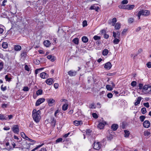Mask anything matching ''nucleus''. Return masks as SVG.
Here are the masks:
<instances>
[{
  "mask_svg": "<svg viewBox=\"0 0 151 151\" xmlns=\"http://www.w3.org/2000/svg\"><path fill=\"white\" fill-rule=\"evenodd\" d=\"M40 111L38 110L37 111L35 109H34L32 112V116L34 120L36 122H39L40 119Z\"/></svg>",
  "mask_w": 151,
  "mask_h": 151,
  "instance_id": "f257e3e1",
  "label": "nucleus"
},
{
  "mask_svg": "<svg viewBox=\"0 0 151 151\" xmlns=\"http://www.w3.org/2000/svg\"><path fill=\"white\" fill-rule=\"evenodd\" d=\"M142 92L145 94L151 93V86L146 85L143 87Z\"/></svg>",
  "mask_w": 151,
  "mask_h": 151,
  "instance_id": "f03ea898",
  "label": "nucleus"
},
{
  "mask_svg": "<svg viewBox=\"0 0 151 151\" xmlns=\"http://www.w3.org/2000/svg\"><path fill=\"white\" fill-rule=\"evenodd\" d=\"M150 13V12L147 10H141L138 12L137 16L138 17V19H140L141 15L148 16Z\"/></svg>",
  "mask_w": 151,
  "mask_h": 151,
  "instance_id": "7ed1b4c3",
  "label": "nucleus"
},
{
  "mask_svg": "<svg viewBox=\"0 0 151 151\" xmlns=\"http://www.w3.org/2000/svg\"><path fill=\"white\" fill-rule=\"evenodd\" d=\"M101 147V145L100 144L99 142H94L93 148L96 150H99Z\"/></svg>",
  "mask_w": 151,
  "mask_h": 151,
  "instance_id": "20e7f679",
  "label": "nucleus"
},
{
  "mask_svg": "<svg viewBox=\"0 0 151 151\" xmlns=\"http://www.w3.org/2000/svg\"><path fill=\"white\" fill-rule=\"evenodd\" d=\"M45 100V99L44 98H41L37 100L35 103L36 106H38L40 104L43 102Z\"/></svg>",
  "mask_w": 151,
  "mask_h": 151,
  "instance_id": "39448f33",
  "label": "nucleus"
},
{
  "mask_svg": "<svg viewBox=\"0 0 151 151\" xmlns=\"http://www.w3.org/2000/svg\"><path fill=\"white\" fill-rule=\"evenodd\" d=\"M112 65L110 62H108L105 64L104 66V68L106 70H109L112 67Z\"/></svg>",
  "mask_w": 151,
  "mask_h": 151,
  "instance_id": "423d86ee",
  "label": "nucleus"
},
{
  "mask_svg": "<svg viewBox=\"0 0 151 151\" xmlns=\"http://www.w3.org/2000/svg\"><path fill=\"white\" fill-rule=\"evenodd\" d=\"M12 130L14 133H18L19 132L18 126L16 125H14Z\"/></svg>",
  "mask_w": 151,
  "mask_h": 151,
  "instance_id": "0eeeda50",
  "label": "nucleus"
},
{
  "mask_svg": "<svg viewBox=\"0 0 151 151\" xmlns=\"http://www.w3.org/2000/svg\"><path fill=\"white\" fill-rule=\"evenodd\" d=\"M47 101L49 106H52V104H54L55 103V101L52 99H47Z\"/></svg>",
  "mask_w": 151,
  "mask_h": 151,
  "instance_id": "6e6552de",
  "label": "nucleus"
},
{
  "mask_svg": "<svg viewBox=\"0 0 151 151\" xmlns=\"http://www.w3.org/2000/svg\"><path fill=\"white\" fill-rule=\"evenodd\" d=\"M143 126L146 128L149 127L150 126V123L149 121L148 120L145 121L143 124Z\"/></svg>",
  "mask_w": 151,
  "mask_h": 151,
  "instance_id": "1a4fd4ad",
  "label": "nucleus"
},
{
  "mask_svg": "<svg viewBox=\"0 0 151 151\" xmlns=\"http://www.w3.org/2000/svg\"><path fill=\"white\" fill-rule=\"evenodd\" d=\"M45 82L47 84L51 85L54 83V81L52 78H50L47 79Z\"/></svg>",
  "mask_w": 151,
  "mask_h": 151,
  "instance_id": "9d476101",
  "label": "nucleus"
},
{
  "mask_svg": "<svg viewBox=\"0 0 151 151\" xmlns=\"http://www.w3.org/2000/svg\"><path fill=\"white\" fill-rule=\"evenodd\" d=\"M7 115L5 114H0V119L1 120H7Z\"/></svg>",
  "mask_w": 151,
  "mask_h": 151,
  "instance_id": "9b49d317",
  "label": "nucleus"
},
{
  "mask_svg": "<svg viewBox=\"0 0 151 151\" xmlns=\"http://www.w3.org/2000/svg\"><path fill=\"white\" fill-rule=\"evenodd\" d=\"M106 122H104L103 123H100L98 125V127L100 129H102L103 128L105 124H106Z\"/></svg>",
  "mask_w": 151,
  "mask_h": 151,
  "instance_id": "f8f14e48",
  "label": "nucleus"
},
{
  "mask_svg": "<svg viewBox=\"0 0 151 151\" xmlns=\"http://www.w3.org/2000/svg\"><path fill=\"white\" fill-rule=\"evenodd\" d=\"M47 58L52 62L54 61L55 60V57L53 56L49 55L47 56Z\"/></svg>",
  "mask_w": 151,
  "mask_h": 151,
  "instance_id": "ddd939ff",
  "label": "nucleus"
},
{
  "mask_svg": "<svg viewBox=\"0 0 151 151\" xmlns=\"http://www.w3.org/2000/svg\"><path fill=\"white\" fill-rule=\"evenodd\" d=\"M116 22V18H114L113 19H112V20L111 21H109V23L110 24H111L112 26H114Z\"/></svg>",
  "mask_w": 151,
  "mask_h": 151,
  "instance_id": "4468645a",
  "label": "nucleus"
},
{
  "mask_svg": "<svg viewBox=\"0 0 151 151\" xmlns=\"http://www.w3.org/2000/svg\"><path fill=\"white\" fill-rule=\"evenodd\" d=\"M73 124L76 126L81 125L83 124L82 122L81 121L76 120L73 122Z\"/></svg>",
  "mask_w": 151,
  "mask_h": 151,
  "instance_id": "2eb2a0df",
  "label": "nucleus"
},
{
  "mask_svg": "<svg viewBox=\"0 0 151 151\" xmlns=\"http://www.w3.org/2000/svg\"><path fill=\"white\" fill-rule=\"evenodd\" d=\"M76 73L75 71L70 70L68 72V74L70 76H73L76 75Z\"/></svg>",
  "mask_w": 151,
  "mask_h": 151,
  "instance_id": "dca6fc26",
  "label": "nucleus"
},
{
  "mask_svg": "<svg viewBox=\"0 0 151 151\" xmlns=\"http://www.w3.org/2000/svg\"><path fill=\"white\" fill-rule=\"evenodd\" d=\"M141 99L142 98L141 97H139L137 98V100H136V101L134 103V105L135 106H137L140 104V102L141 100Z\"/></svg>",
  "mask_w": 151,
  "mask_h": 151,
  "instance_id": "f3484780",
  "label": "nucleus"
},
{
  "mask_svg": "<svg viewBox=\"0 0 151 151\" xmlns=\"http://www.w3.org/2000/svg\"><path fill=\"white\" fill-rule=\"evenodd\" d=\"M118 127V125L117 124H113L111 126V128L114 131H116Z\"/></svg>",
  "mask_w": 151,
  "mask_h": 151,
  "instance_id": "a211bd4d",
  "label": "nucleus"
},
{
  "mask_svg": "<svg viewBox=\"0 0 151 151\" xmlns=\"http://www.w3.org/2000/svg\"><path fill=\"white\" fill-rule=\"evenodd\" d=\"M21 48V47L19 45H16L14 46V49L16 51H20Z\"/></svg>",
  "mask_w": 151,
  "mask_h": 151,
  "instance_id": "6ab92c4d",
  "label": "nucleus"
},
{
  "mask_svg": "<svg viewBox=\"0 0 151 151\" xmlns=\"http://www.w3.org/2000/svg\"><path fill=\"white\" fill-rule=\"evenodd\" d=\"M127 9L128 10H131L133 9L135 7L134 5H127Z\"/></svg>",
  "mask_w": 151,
  "mask_h": 151,
  "instance_id": "aec40b11",
  "label": "nucleus"
},
{
  "mask_svg": "<svg viewBox=\"0 0 151 151\" xmlns=\"http://www.w3.org/2000/svg\"><path fill=\"white\" fill-rule=\"evenodd\" d=\"M50 121L52 124V126L54 127L55 125L56 120L54 117H52L50 119Z\"/></svg>",
  "mask_w": 151,
  "mask_h": 151,
  "instance_id": "412c9836",
  "label": "nucleus"
},
{
  "mask_svg": "<svg viewBox=\"0 0 151 151\" xmlns=\"http://www.w3.org/2000/svg\"><path fill=\"white\" fill-rule=\"evenodd\" d=\"M40 77L42 78H45L47 77V75L45 72L41 73L40 74Z\"/></svg>",
  "mask_w": 151,
  "mask_h": 151,
  "instance_id": "4be33fe9",
  "label": "nucleus"
},
{
  "mask_svg": "<svg viewBox=\"0 0 151 151\" xmlns=\"http://www.w3.org/2000/svg\"><path fill=\"white\" fill-rule=\"evenodd\" d=\"M114 26L115 29H119L120 28L121 24L117 22Z\"/></svg>",
  "mask_w": 151,
  "mask_h": 151,
  "instance_id": "5701e85b",
  "label": "nucleus"
},
{
  "mask_svg": "<svg viewBox=\"0 0 151 151\" xmlns=\"http://www.w3.org/2000/svg\"><path fill=\"white\" fill-rule=\"evenodd\" d=\"M82 40L84 43H86L88 41V38L86 36H83L82 38Z\"/></svg>",
  "mask_w": 151,
  "mask_h": 151,
  "instance_id": "b1692460",
  "label": "nucleus"
},
{
  "mask_svg": "<svg viewBox=\"0 0 151 151\" xmlns=\"http://www.w3.org/2000/svg\"><path fill=\"white\" fill-rule=\"evenodd\" d=\"M68 105L67 104H65L63 105L62 106V110L63 111H65L67 110L68 108Z\"/></svg>",
  "mask_w": 151,
  "mask_h": 151,
  "instance_id": "393cba45",
  "label": "nucleus"
},
{
  "mask_svg": "<svg viewBox=\"0 0 151 151\" xmlns=\"http://www.w3.org/2000/svg\"><path fill=\"white\" fill-rule=\"evenodd\" d=\"M114 40L113 41V43L114 44H118L119 41H120V40L119 39L117 38H114Z\"/></svg>",
  "mask_w": 151,
  "mask_h": 151,
  "instance_id": "a878e982",
  "label": "nucleus"
},
{
  "mask_svg": "<svg viewBox=\"0 0 151 151\" xmlns=\"http://www.w3.org/2000/svg\"><path fill=\"white\" fill-rule=\"evenodd\" d=\"M124 132L125 133L124 134V137H128L129 135V131H127V130H125L124 131Z\"/></svg>",
  "mask_w": 151,
  "mask_h": 151,
  "instance_id": "bb28decb",
  "label": "nucleus"
},
{
  "mask_svg": "<svg viewBox=\"0 0 151 151\" xmlns=\"http://www.w3.org/2000/svg\"><path fill=\"white\" fill-rule=\"evenodd\" d=\"M73 42L75 44L78 45L79 43L78 39L77 38H74L73 40Z\"/></svg>",
  "mask_w": 151,
  "mask_h": 151,
  "instance_id": "cd10ccee",
  "label": "nucleus"
},
{
  "mask_svg": "<svg viewBox=\"0 0 151 151\" xmlns=\"http://www.w3.org/2000/svg\"><path fill=\"white\" fill-rule=\"evenodd\" d=\"M44 44L45 46L47 47L49 46L50 43L49 41L46 40V41H44Z\"/></svg>",
  "mask_w": 151,
  "mask_h": 151,
  "instance_id": "c85d7f7f",
  "label": "nucleus"
},
{
  "mask_svg": "<svg viewBox=\"0 0 151 151\" xmlns=\"http://www.w3.org/2000/svg\"><path fill=\"white\" fill-rule=\"evenodd\" d=\"M106 89L109 91H112L113 89V88L111 86L109 85H107L106 86Z\"/></svg>",
  "mask_w": 151,
  "mask_h": 151,
  "instance_id": "c756f323",
  "label": "nucleus"
},
{
  "mask_svg": "<svg viewBox=\"0 0 151 151\" xmlns=\"http://www.w3.org/2000/svg\"><path fill=\"white\" fill-rule=\"evenodd\" d=\"M2 47L4 48H6L8 47V44L6 42H3L2 44Z\"/></svg>",
  "mask_w": 151,
  "mask_h": 151,
  "instance_id": "7c9ffc66",
  "label": "nucleus"
},
{
  "mask_svg": "<svg viewBox=\"0 0 151 151\" xmlns=\"http://www.w3.org/2000/svg\"><path fill=\"white\" fill-rule=\"evenodd\" d=\"M127 5H125L123 4H121L119 6V8L121 9H127Z\"/></svg>",
  "mask_w": 151,
  "mask_h": 151,
  "instance_id": "2f4dec72",
  "label": "nucleus"
},
{
  "mask_svg": "<svg viewBox=\"0 0 151 151\" xmlns=\"http://www.w3.org/2000/svg\"><path fill=\"white\" fill-rule=\"evenodd\" d=\"M108 53V50L106 49H104L102 52V54L104 55H106Z\"/></svg>",
  "mask_w": 151,
  "mask_h": 151,
  "instance_id": "473e14b6",
  "label": "nucleus"
},
{
  "mask_svg": "<svg viewBox=\"0 0 151 151\" xmlns=\"http://www.w3.org/2000/svg\"><path fill=\"white\" fill-rule=\"evenodd\" d=\"M44 143L42 144L41 145H38V146L36 147H35V148L33 149L32 150V151H35V150H37L38 148H40L41 147H42L43 145H44Z\"/></svg>",
  "mask_w": 151,
  "mask_h": 151,
  "instance_id": "72a5a7b5",
  "label": "nucleus"
},
{
  "mask_svg": "<svg viewBox=\"0 0 151 151\" xmlns=\"http://www.w3.org/2000/svg\"><path fill=\"white\" fill-rule=\"evenodd\" d=\"M5 79L6 80V81H11L12 78L10 77H9L8 75H6L5 76Z\"/></svg>",
  "mask_w": 151,
  "mask_h": 151,
  "instance_id": "f704fd0d",
  "label": "nucleus"
},
{
  "mask_svg": "<svg viewBox=\"0 0 151 151\" xmlns=\"http://www.w3.org/2000/svg\"><path fill=\"white\" fill-rule=\"evenodd\" d=\"M146 109L145 107L142 108L141 109V112L143 114H145L146 112Z\"/></svg>",
  "mask_w": 151,
  "mask_h": 151,
  "instance_id": "c9c22d12",
  "label": "nucleus"
},
{
  "mask_svg": "<svg viewBox=\"0 0 151 151\" xmlns=\"http://www.w3.org/2000/svg\"><path fill=\"white\" fill-rule=\"evenodd\" d=\"M145 118V116H141L139 117V119L140 121L142 122H143Z\"/></svg>",
  "mask_w": 151,
  "mask_h": 151,
  "instance_id": "e433bc0d",
  "label": "nucleus"
},
{
  "mask_svg": "<svg viewBox=\"0 0 151 151\" xmlns=\"http://www.w3.org/2000/svg\"><path fill=\"white\" fill-rule=\"evenodd\" d=\"M1 89L3 91H4L6 89V86L3 87V85H2L1 86Z\"/></svg>",
  "mask_w": 151,
  "mask_h": 151,
  "instance_id": "4c0bfd02",
  "label": "nucleus"
},
{
  "mask_svg": "<svg viewBox=\"0 0 151 151\" xmlns=\"http://www.w3.org/2000/svg\"><path fill=\"white\" fill-rule=\"evenodd\" d=\"M4 64V63L3 62H0V71L3 69Z\"/></svg>",
  "mask_w": 151,
  "mask_h": 151,
  "instance_id": "58836bf2",
  "label": "nucleus"
},
{
  "mask_svg": "<svg viewBox=\"0 0 151 151\" xmlns=\"http://www.w3.org/2000/svg\"><path fill=\"white\" fill-rule=\"evenodd\" d=\"M42 93V91L40 89L38 90L37 92V94L38 95H41Z\"/></svg>",
  "mask_w": 151,
  "mask_h": 151,
  "instance_id": "ea45409f",
  "label": "nucleus"
},
{
  "mask_svg": "<svg viewBox=\"0 0 151 151\" xmlns=\"http://www.w3.org/2000/svg\"><path fill=\"white\" fill-rule=\"evenodd\" d=\"M29 88L27 86H24L23 89V90L24 91H28L29 90Z\"/></svg>",
  "mask_w": 151,
  "mask_h": 151,
  "instance_id": "a19ab883",
  "label": "nucleus"
},
{
  "mask_svg": "<svg viewBox=\"0 0 151 151\" xmlns=\"http://www.w3.org/2000/svg\"><path fill=\"white\" fill-rule=\"evenodd\" d=\"M150 134V132L148 131H145L144 132V134L145 136H148Z\"/></svg>",
  "mask_w": 151,
  "mask_h": 151,
  "instance_id": "79ce46f5",
  "label": "nucleus"
},
{
  "mask_svg": "<svg viewBox=\"0 0 151 151\" xmlns=\"http://www.w3.org/2000/svg\"><path fill=\"white\" fill-rule=\"evenodd\" d=\"M94 40H99L100 39V37L97 35L94 36L93 37Z\"/></svg>",
  "mask_w": 151,
  "mask_h": 151,
  "instance_id": "37998d69",
  "label": "nucleus"
},
{
  "mask_svg": "<svg viewBox=\"0 0 151 151\" xmlns=\"http://www.w3.org/2000/svg\"><path fill=\"white\" fill-rule=\"evenodd\" d=\"M92 115L93 117L95 119H97L98 118V116L96 113H92Z\"/></svg>",
  "mask_w": 151,
  "mask_h": 151,
  "instance_id": "c03bdc74",
  "label": "nucleus"
},
{
  "mask_svg": "<svg viewBox=\"0 0 151 151\" xmlns=\"http://www.w3.org/2000/svg\"><path fill=\"white\" fill-rule=\"evenodd\" d=\"M21 137L24 139H25L26 137H27V136L25 134L24 132L21 133Z\"/></svg>",
  "mask_w": 151,
  "mask_h": 151,
  "instance_id": "a18cd8bd",
  "label": "nucleus"
},
{
  "mask_svg": "<svg viewBox=\"0 0 151 151\" xmlns=\"http://www.w3.org/2000/svg\"><path fill=\"white\" fill-rule=\"evenodd\" d=\"M62 140H63V139L62 138H58V139H57L56 140L55 142L56 143H59L60 142H61L62 141Z\"/></svg>",
  "mask_w": 151,
  "mask_h": 151,
  "instance_id": "49530a36",
  "label": "nucleus"
},
{
  "mask_svg": "<svg viewBox=\"0 0 151 151\" xmlns=\"http://www.w3.org/2000/svg\"><path fill=\"white\" fill-rule=\"evenodd\" d=\"M136 84L137 83L135 81H133L131 83V85L133 87L135 86Z\"/></svg>",
  "mask_w": 151,
  "mask_h": 151,
  "instance_id": "de8ad7c7",
  "label": "nucleus"
},
{
  "mask_svg": "<svg viewBox=\"0 0 151 151\" xmlns=\"http://www.w3.org/2000/svg\"><path fill=\"white\" fill-rule=\"evenodd\" d=\"M134 19L133 18H131L129 19L128 22L129 23H131L134 21Z\"/></svg>",
  "mask_w": 151,
  "mask_h": 151,
  "instance_id": "09e8293b",
  "label": "nucleus"
},
{
  "mask_svg": "<svg viewBox=\"0 0 151 151\" xmlns=\"http://www.w3.org/2000/svg\"><path fill=\"white\" fill-rule=\"evenodd\" d=\"M128 3V1L127 0H123L122 2H121V3L122 4H127V3Z\"/></svg>",
  "mask_w": 151,
  "mask_h": 151,
  "instance_id": "8fccbe9b",
  "label": "nucleus"
},
{
  "mask_svg": "<svg viewBox=\"0 0 151 151\" xmlns=\"http://www.w3.org/2000/svg\"><path fill=\"white\" fill-rule=\"evenodd\" d=\"M107 96L108 98H112L113 96V95L112 93H109L107 94Z\"/></svg>",
  "mask_w": 151,
  "mask_h": 151,
  "instance_id": "3c124183",
  "label": "nucleus"
},
{
  "mask_svg": "<svg viewBox=\"0 0 151 151\" xmlns=\"http://www.w3.org/2000/svg\"><path fill=\"white\" fill-rule=\"evenodd\" d=\"M89 107L90 109H95V108L94 106V105L93 104H91L90 105Z\"/></svg>",
  "mask_w": 151,
  "mask_h": 151,
  "instance_id": "603ef678",
  "label": "nucleus"
},
{
  "mask_svg": "<svg viewBox=\"0 0 151 151\" xmlns=\"http://www.w3.org/2000/svg\"><path fill=\"white\" fill-rule=\"evenodd\" d=\"M34 63L36 65H38L40 63V61L38 60H34Z\"/></svg>",
  "mask_w": 151,
  "mask_h": 151,
  "instance_id": "864d4df0",
  "label": "nucleus"
},
{
  "mask_svg": "<svg viewBox=\"0 0 151 151\" xmlns=\"http://www.w3.org/2000/svg\"><path fill=\"white\" fill-rule=\"evenodd\" d=\"M25 139L27 140H29V141H31V142H35V140H32V139L29 138L27 137H26Z\"/></svg>",
  "mask_w": 151,
  "mask_h": 151,
  "instance_id": "5fc2aeb1",
  "label": "nucleus"
},
{
  "mask_svg": "<svg viewBox=\"0 0 151 151\" xmlns=\"http://www.w3.org/2000/svg\"><path fill=\"white\" fill-rule=\"evenodd\" d=\"M83 27L86 26L87 25V22L86 21L84 20L83 21Z\"/></svg>",
  "mask_w": 151,
  "mask_h": 151,
  "instance_id": "6e6d98bb",
  "label": "nucleus"
},
{
  "mask_svg": "<svg viewBox=\"0 0 151 151\" xmlns=\"http://www.w3.org/2000/svg\"><path fill=\"white\" fill-rule=\"evenodd\" d=\"M24 68L27 71H29V68L27 65H25Z\"/></svg>",
  "mask_w": 151,
  "mask_h": 151,
  "instance_id": "4d7b16f0",
  "label": "nucleus"
},
{
  "mask_svg": "<svg viewBox=\"0 0 151 151\" xmlns=\"http://www.w3.org/2000/svg\"><path fill=\"white\" fill-rule=\"evenodd\" d=\"M91 132V131L90 129L86 130V134H87L89 135L90 134Z\"/></svg>",
  "mask_w": 151,
  "mask_h": 151,
  "instance_id": "13d9d810",
  "label": "nucleus"
},
{
  "mask_svg": "<svg viewBox=\"0 0 151 151\" xmlns=\"http://www.w3.org/2000/svg\"><path fill=\"white\" fill-rule=\"evenodd\" d=\"M147 66L148 68H151V62H149L147 64Z\"/></svg>",
  "mask_w": 151,
  "mask_h": 151,
  "instance_id": "bf43d9fd",
  "label": "nucleus"
},
{
  "mask_svg": "<svg viewBox=\"0 0 151 151\" xmlns=\"http://www.w3.org/2000/svg\"><path fill=\"white\" fill-rule=\"evenodd\" d=\"M144 106H145L147 108H148L149 107V105L148 103L147 102L146 103H144Z\"/></svg>",
  "mask_w": 151,
  "mask_h": 151,
  "instance_id": "052dcab7",
  "label": "nucleus"
},
{
  "mask_svg": "<svg viewBox=\"0 0 151 151\" xmlns=\"http://www.w3.org/2000/svg\"><path fill=\"white\" fill-rule=\"evenodd\" d=\"M143 85L141 83H139V89H143Z\"/></svg>",
  "mask_w": 151,
  "mask_h": 151,
  "instance_id": "680f3d73",
  "label": "nucleus"
},
{
  "mask_svg": "<svg viewBox=\"0 0 151 151\" xmlns=\"http://www.w3.org/2000/svg\"><path fill=\"white\" fill-rule=\"evenodd\" d=\"M107 138L108 140H111L113 138V137L111 135H110L107 136Z\"/></svg>",
  "mask_w": 151,
  "mask_h": 151,
  "instance_id": "e2e57ef3",
  "label": "nucleus"
},
{
  "mask_svg": "<svg viewBox=\"0 0 151 151\" xmlns=\"http://www.w3.org/2000/svg\"><path fill=\"white\" fill-rule=\"evenodd\" d=\"M58 84L57 83H55L54 85V86L55 89H57L58 87Z\"/></svg>",
  "mask_w": 151,
  "mask_h": 151,
  "instance_id": "0e129e2a",
  "label": "nucleus"
},
{
  "mask_svg": "<svg viewBox=\"0 0 151 151\" xmlns=\"http://www.w3.org/2000/svg\"><path fill=\"white\" fill-rule=\"evenodd\" d=\"M26 52H23L21 54V56L22 57L25 56L26 55Z\"/></svg>",
  "mask_w": 151,
  "mask_h": 151,
  "instance_id": "69168bd1",
  "label": "nucleus"
},
{
  "mask_svg": "<svg viewBox=\"0 0 151 151\" xmlns=\"http://www.w3.org/2000/svg\"><path fill=\"white\" fill-rule=\"evenodd\" d=\"M7 117L8 118H9V119H11L13 118V116L12 115H7Z\"/></svg>",
  "mask_w": 151,
  "mask_h": 151,
  "instance_id": "338daca9",
  "label": "nucleus"
},
{
  "mask_svg": "<svg viewBox=\"0 0 151 151\" xmlns=\"http://www.w3.org/2000/svg\"><path fill=\"white\" fill-rule=\"evenodd\" d=\"M113 36L114 38H116L117 37V35L116 34V32H113Z\"/></svg>",
  "mask_w": 151,
  "mask_h": 151,
  "instance_id": "774afa93",
  "label": "nucleus"
}]
</instances>
